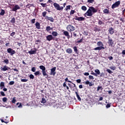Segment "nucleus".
<instances>
[{"label": "nucleus", "mask_w": 125, "mask_h": 125, "mask_svg": "<svg viewBox=\"0 0 125 125\" xmlns=\"http://www.w3.org/2000/svg\"><path fill=\"white\" fill-rule=\"evenodd\" d=\"M96 12H97V9H95L94 7L90 6L85 13V17H86V16L91 17L93 15L94 13H96Z\"/></svg>", "instance_id": "1"}, {"label": "nucleus", "mask_w": 125, "mask_h": 125, "mask_svg": "<svg viewBox=\"0 0 125 125\" xmlns=\"http://www.w3.org/2000/svg\"><path fill=\"white\" fill-rule=\"evenodd\" d=\"M53 5L57 10L60 11L64 9V7H63V6L60 7V5L56 2L54 3Z\"/></svg>", "instance_id": "2"}, {"label": "nucleus", "mask_w": 125, "mask_h": 125, "mask_svg": "<svg viewBox=\"0 0 125 125\" xmlns=\"http://www.w3.org/2000/svg\"><path fill=\"white\" fill-rule=\"evenodd\" d=\"M66 29L67 30V31H68V32H70V33H71V32H74V31L76 30V27L71 24H69L66 27Z\"/></svg>", "instance_id": "3"}, {"label": "nucleus", "mask_w": 125, "mask_h": 125, "mask_svg": "<svg viewBox=\"0 0 125 125\" xmlns=\"http://www.w3.org/2000/svg\"><path fill=\"white\" fill-rule=\"evenodd\" d=\"M46 40L48 41V42H50V41H58L57 39H57V38H54L52 35H47L46 37Z\"/></svg>", "instance_id": "4"}, {"label": "nucleus", "mask_w": 125, "mask_h": 125, "mask_svg": "<svg viewBox=\"0 0 125 125\" xmlns=\"http://www.w3.org/2000/svg\"><path fill=\"white\" fill-rule=\"evenodd\" d=\"M7 51L8 53H9L11 56L13 55H14L15 53H16V52H15V50H13V49H12L11 48H9L7 49Z\"/></svg>", "instance_id": "5"}, {"label": "nucleus", "mask_w": 125, "mask_h": 125, "mask_svg": "<svg viewBox=\"0 0 125 125\" xmlns=\"http://www.w3.org/2000/svg\"><path fill=\"white\" fill-rule=\"evenodd\" d=\"M120 4H121V1H117L112 5L111 8L114 9V8H116V7H118Z\"/></svg>", "instance_id": "6"}, {"label": "nucleus", "mask_w": 125, "mask_h": 125, "mask_svg": "<svg viewBox=\"0 0 125 125\" xmlns=\"http://www.w3.org/2000/svg\"><path fill=\"white\" fill-rule=\"evenodd\" d=\"M50 75L51 76H55L56 75V67H54L50 69Z\"/></svg>", "instance_id": "7"}, {"label": "nucleus", "mask_w": 125, "mask_h": 125, "mask_svg": "<svg viewBox=\"0 0 125 125\" xmlns=\"http://www.w3.org/2000/svg\"><path fill=\"white\" fill-rule=\"evenodd\" d=\"M0 69L1 72H5V71L10 70V67L7 66V65H4L3 67H0Z\"/></svg>", "instance_id": "8"}, {"label": "nucleus", "mask_w": 125, "mask_h": 125, "mask_svg": "<svg viewBox=\"0 0 125 125\" xmlns=\"http://www.w3.org/2000/svg\"><path fill=\"white\" fill-rule=\"evenodd\" d=\"M108 43L109 45L112 46L113 44H114V42H113V40L111 39V38L110 37V36L108 37Z\"/></svg>", "instance_id": "9"}, {"label": "nucleus", "mask_w": 125, "mask_h": 125, "mask_svg": "<svg viewBox=\"0 0 125 125\" xmlns=\"http://www.w3.org/2000/svg\"><path fill=\"white\" fill-rule=\"evenodd\" d=\"M76 20H77V21H84L85 18L83 17H78V16H75V19Z\"/></svg>", "instance_id": "10"}, {"label": "nucleus", "mask_w": 125, "mask_h": 125, "mask_svg": "<svg viewBox=\"0 0 125 125\" xmlns=\"http://www.w3.org/2000/svg\"><path fill=\"white\" fill-rule=\"evenodd\" d=\"M45 19L47 20V21H50V22H54V19L53 18L51 17H48V16H46L45 17Z\"/></svg>", "instance_id": "11"}, {"label": "nucleus", "mask_w": 125, "mask_h": 125, "mask_svg": "<svg viewBox=\"0 0 125 125\" xmlns=\"http://www.w3.org/2000/svg\"><path fill=\"white\" fill-rule=\"evenodd\" d=\"M63 34L65 37H67V39H70V35H69V32L67 31L64 30H62Z\"/></svg>", "instance_id": "12"}, {"label": "nucleus", "mask_w": 125, "mask_h": 125, "mask_svg": "<svg viewBox=\"0 0 125 125\" xmlns=\"http://www.w3.org/2000/svg\"><path fill=\"white\" fill-rule=\"evenodd\" d=\"M18 9H20V7H19L18 5H16L14 7L12 8V11H16Z\"/></svg>", "instance_id": "13"}, {"label": "nucleus", "mask_w": 125, "mask_h": 125, "mask_svg": "<svg viewBox=\"0 0 125 125\" xmlns=\"http://www.w3.org/2000/svg\"><path fill=\"white\" fill-rule=\"evenodd\" d=\"M97 45L100 47H103L104 46L103 42H102L101 41H99L97 43Z\"/></svg>", "instance_id": "14"}, {"label": "nucleus", "mask_w": 125, "mask_h": 125, "mask_svg": "<svg viewBox=\"0 0 125 125\" xmlns=\"http://www.w3.org/2000/svg\"><path fill=\"white\" fill-rule=\"evenodd\" d=\"M102 49H105V47H99V46L95 48H94V50H102Z\"/></svg>", "instance_id": "15"}, {"label": "nucleus", "mask_w": 125, "mask_h": 125, "mask_svg": "<svg viewBox=\"0 0 125 125\" xmlns=\"http://www.w3.org/2000/svg\"><path fill=\"white\" fill-rule=\"evenodd\" d=\"M108 32H109L110 35H113V34H114V29H113V27H110L108 30Z\"/></svg>", "instance_id": "16"}, {"label": "nucleus", "mask_w": 125, "mask_h": 125, "mask_svg": "<svg viewBox=\"0 0 125 125\" xmlns=\"http://www.w3.org/2000/svg\"><path fill=\"white\" fill-rule=\"evenodd\" d=\"M35 26L36 27V29H38V30H40V29H41V24H40V22H37L35 23Z\"/></svg>", "instance_id": "17"}, {"label": "nucleus", "mask_w": 125, "mask_h": 125, "mask_svg": "<svg viewBox=\"0 0 125 125\" xmlns=\"http://www.w3.org/2000/svg\"><path fill=\"white\" fill-rule=\"evenodd\" d=\"M85 84H89V86H92L94 85V84L92 83L91 82H89V81H87L85 82Z\"/></svg>", "instance_id": "18"}, {"label": "nucleus", "mask_w": 125, "mask_h": 125, "mask_svg": "<svg viewBox=\"0 0 125 125\" xmlns=\"http://www.w3.org/2000/svg\"><path fill=\"white\" fill-rule=\"evenodd\" d=\"M66 52L67 53H69V54H71V53H72L73 52V50H72L71 48H67L66 50Z\"/></svg>", "instance_id": "19"}, {"label": "nucleus", "mask_w": 125, "mask_h": 125, "mask_svg": "<svg viewBox=\"0 0 125 125\" xmlns=\"http://www.w3.org/2000/svg\"><path fill=\"white\" fill-rule=\"evenodd\" d=\"M0 89H2V88L5 87V86H4V82H0Z\"/></svg>", "instance_id": "20"}, {"label": "nucleus", "mask_w": 125, "mask_h": 125, "mask_svg": "<svg viewBox=\"0 0 125 125\" xmlns=\"http://www.w3.org/2000/svg\"><path fill=\"white\" fill-rule=\"evenodd\" d=\"M52 35L53 37H56L57 36H58V33H57L56 31H53L52 32Z\"/></svg>", "instance_id": "21"}, {"label": "nucleus", "mask_w": 125, "mask_h": 125, "mask_svg": "<svg viewBox=\"0 0 125 125\" xmlns=\"http://www.w3.org/2000/svg\"><path fill=\"white\" fill-rule=\"evenodd\" d=\"M95 74L97 75V77H98V75H100V70L99 69H97L95 70Z\"/></svg>", "instance_id": "22"}, {"label": "nucleus", "mask_w": 125, "mask_h": 125, "mask_svg": "<svg viewBox=\"0 0 125 125\" xmlns=\"http://www.w3.org/2000/svg\"><path fill=\"white\" fill-rule=\"evenodd\" d=\"M75 94H76V96L79 101H82V99L81 97H80V95L77 93V92H75Z\"/></svg>", "instance_id": "23"}, {"label": "nucleus", "mask_w": 125, "mask_h": 125, "mask_svg": "<svg viewBox=\"0 0 125 125\" xmlns=\"http://www.w3.org/2000/svg\"><path fill=\"white\" fill-rule=\"evenodd\" d=\"M3 62L5 63L6 65H8V64H9V61L7 59H4Z\"/></svg>", "instance_id": "24"}, {"label": "nucleus", "mask_w": 125, "mask_h": 125, "mask_svg": "<svg viewBox=\"0 0 125 125\" xmlns=\"http://www.w3.org/2000/svg\"><path fill=\"white\" fill-rule=\"evenodd\" d=\"M4 14H5V11H4V10L3 9H1L0 13V15H1V16H3Z\"/></svg>", "instance_id": "25"}, {"label": "nucleus", "mask_w": 125, "mask_h": 125, "mask_svg": "<svg viewBox=\"0 0 125 125\" xmlns=\"http://www.w3.org/2000/svg\"><path fill=\"white\" fill-rule=\"evenodd\" d=\"M39 67H40V69H41V70H42V71H45L46 70L45 67L43 65H40Z\"/></svg>", "instance_id": "26"}, {"label": "nucleus", "mask_w": 125, "mask_h": 125, "mask_svg": "<svg viewBox=\"0 0 125 125\" xmlns=\"http://www.w3.org/2000/svg\"><path fill=\"white\" fill-rule=\"evenodd\" d=\"M103 12L105 14H109V10L107 8L104 9L103 10Z\"/></svg>", "instance_id": "27"}, {"label": "nucleus", "mask_w": 125, "mask_h": 125, "mask_svg": "<svg viewBox=\"0 0 125 125\" xmlns=\"http://www.w3.org/2000/svg\"><path fill=\"white\" fill-rule=\"evenodd\" d=\"M83 37H82V38L81 39H80V40H78L76 42L77 43H81V42H83Z\"/></svg>", "instance_id": "28"}, {"label": "nucleus", "mask_w": 125, "mask_h": 125, "mask_svg": "<svg viewBox=\"0 0 125 125\" xmlns=\"http://www.w3.org/2000/svg\"><path fill=\"white\" fill-rule=\"evenodd\" d=\"M10 22L12 24H15V18L14 17V18H12V19L10 21Z\"/></svg>", "instance_id": "29"}, {"label": "nucleus", "mask_w": 125, "mask_h": 125, "mask_svg": "<svg viewBox=\"0 0 125 125\" xmlns=\"http://www.w3.org/2000/svg\"><path fill=\"white\" fill-rule=\"evenodd\" d=\"M94 31L95 32H99L100 31V29L98 28L97 27H94Z\"/></svg>", "instance_id": "30"}, {"label": "nucleus", "mask_w": 125, "mask_h": 125, "mask_svg": "<svg viewBox=\"0 0 125 125\" xmlns=\"http://www.w3.org/2000/svg\"><path fill=\"white\" fill-rule=\"evenodd\" d=\"M40 4H41L42 7H46L47 6L46 3H40Z\"/></svg>", "instance_id": "31"}, {"label": "nucleus", "mask_w": 125, "mask_h": 125, "mask_svg": "<svg viewBox=\"0 0 125 125\" xmlns=\"http://www.w3.org/2000/svg\"><path fill=\"white\" fill-rule=\"evenodd\" d=\"M42 74L44 76H48V75H47V74L46 73V71H45V70L42 71Z\"/></svg>", "instance_id": "32"}, {"label": "nucleus", "mask_w": 125, "mask_h": 125, "mask_svg": "<svg viewBox=\"0 0 125 125\" xmlns=\"http://www.w3.org/2000/svg\"><path fill=\"white\" fill-rule=\"evenodd\" d=\"M12 103H13V104H15L16 102V97H14L13 98V100H12Z\"/></svg>", "instance_id": "33"}, {"label": "nucleus", "mask_w": 125, "mask_h": 125, "mask_svg": "<svg viewBox=\"0 0 125 125\" xmlns=\"http://www.w3.org/2000/svg\"><path fill=\"white\" fill-rule=\"evenodd\" d=\"M35 76H39V75H42V73H41L39 71H36L34 73Z\"/></svg>", "instance_id": "34"}, {"label": "nucleus", "mask_w": 125, "mask_h": 125, "mask_svg": "<svg viewBox=\"0 0 125 125\" xmlns=\"http://www.w3.org/2000/svg\"><path fill=\"white\" fill-rule=\"evenodd\" d=\"M51 30V27H50V26L46 27V31H47V32H49V31H50Z\"/></svg>", "instance_id": "35"}, {"label": "nucleus", "mask_w": 125, "mask_h": 125, "mask_svg": "<svg viewBox=\"0 0 125 125\" xmlns=\"http://www.w3.org/2000/svg\"><path fill=\"white\" fill-rule=\"evenodd\" d=\"M47 13V12H46V11H44V12H42V16H43V17H45V18Z\"/></svg>", "instance_id": "36"}, {"label": "nucleus", "mask_w": 125, "mask_h": 125, "mask_svg": "<svg viewBox=\"0 0 125 125\" xmlns=\"http://www.w3.org/2000/svg\"><path fill=\"white\" fill-rule=\"evenodd\" d=\"M46 103V100H45V99L43 97L42 98V103L43 104H44V103Z\"/></svg>", "instance_id": "37"}, {"label": "nucleus", "mask_w": 125, "mask_h": 125, "mask_svg": "<svg viewBox=\"0 0 125 125\" xmlns=\"http://www.w3.org/2000/svg\"><path fill=\"white\" fill-rule=\"evenodd\" d=\"M81 9H82V10H83L84 11H85V10H86L87 8L85 7V6H82L81 7Z\"/></svg>", "instance_id": "38"}, {"label": "nucleus", "mask_w": 125, "mask_h": 125, "mask_svg": "<svg viewBox=\"0 0 125 125\" xmlns=\"http://www.w3.org/2000/svg\"><path fill=\"white\" fill-rule=\"evenodd\" d=\"M83 35H84V36H88V32L85 31H83Z\"/></svg>", "instance_id": "39"}, {"label": "nucleus", "mask_w": 125, "mask_h": 125, "mask_svg": "<svg viewBox=\"0 0 125 125\" xmlns=\"http://www.w3.org/2000/svg\"><path fill=\"white\" fill-rule=\"evenodd\" d=\"M77 31H75L73 32V37L74 38H77V37H79V35H77V33H76Z\"/></svg>", "instance_id": "40"}, {"label": "nucleus", "mask_w": 125, "mask_h": 125, "mask_svg": "<svg viewBox=\"0 0 125 125\" xmlns=\"http://www.w3.org/2000/svg\"><path fill=\"white\" fill-rule=\"evenodd\" d=\"M73 49H74L75 52H76V53H78V49L77 48V46H74L73 47Z\"/></svg>", "instance_id": "41"}, {"label": "nucleus", "mask_w": 125, "mask_h": 125, "mask_svg": "<svg viewBox=\"0 0 125 125\" xmlns=\"http://www.w3.org/2000/svg\"><path fill=\"white\" fill-rule=\"evenodd\" d=\"M41 42H42V41H41V40H38L35 41V43L36 44H38V43H41Z\"/></svg>", "instance_id": "42"}, {"label": "nucleus", "mask_w": 125, "mask_h": 125, "mask_svg": "<svg viewBox=\"0 0 125 125\" xmlns=\"http://www.w3.org/2000/svg\"><path fill=\"white\" fill-rule=\"evenodd\" d=\"M100 89H101V90H102V89H103V88H102V86H98L97 87V91H99V90H100Z\"/></svg>", "instance_id": "43"}, {"label": "nucleus", "mask_w": 125, "mask_h": 125, "mask_svg": "<svg viewBox=\"0 0 125 125\" xmlns=\"http://www.w3.org/2000/svg\"><path fill=\"white\" fill-rule=\"evenodd\" d=\"M87 2L89 3H93V2H94V0H87Z\"/></svg>", "instance_id": "44"}, {"label": "nucleus", "mask_w": 125, "mask_h": 125, "mask_svg": "<svg viewBox=\"0 0 125 125\" xmlns=\"http://www.w3.org/2000/svg\"><path fill=\"white\" fill-rule=\"evenodd\" d=\"M14 83H15L14 81H10V82H9V84L10 85H13V84H14Z\"/></svg>", "instance_id": "45"}, {"label": "nucleus", "mask_w": 125, "mask_h": 125, "mask_svg": "<svg viewBox=\"0 0 125 125\" xmlns=\"http://www.w3.org/2000/svg\"><path fill=\"white\" fill-rule=\"evenodd\" d=\"M75 12H76V11H75V10H72L70 11V15H73V14H75Z\"/></svg>", "instance_id": "46"}, {"label": "nucleus", "mask_w": 125, "mask_h": 125, "mask_svg": "<svg viewBox=\"0 0 125 125\" xmlns=\"http://www.w3.org/2000/svg\"><path fill=\"white\" fill-rule=\"evenodd\" d=\"M3 102H6L7 101V98L6 97H4L2 98Z\"/></svg>", "instance_id": "47"}, {"label": "nucleus", "mask_w": 125, "mask_h": 125, "mask_svg": "<svg viewBox=\"0 0 125 125\" xmlns=\"http://www.w3.org/2000/svg\"><path fill=\"white\" fill-rule=\"evenodd\" d=\"M106 72H108L109 74H112V73H113V72L111 71V70H110L109 69H107Z\"/></svg>", "instance_id": "48"}, {"label": "nucleus", "mask_w": 125, "mask_h": 125, "mask_svg": "<svg viewBox=\"0 0 125 125\" xmlns=\"http://www.w3.org/2000/svg\"><path fill=\"white\" fill-rule=\"evenodd\" d=\"M91 75H93V76H95V77H97V74L93 71H91Z\"/></svg>", "instance_id": "49"}, {"label": "nucleus", "mask_w": 125, "mask_h": 125, "mask_svg": "<svg viewBox=\"0 0 125 125\" xmlns=\"http://www.w3.org/2000/svg\"><path fill=\"white\" fill-rule=\"evenodd\" d=\"M71 8V5H68L66 7V8L65 9V10H68V9H70Z\"/></svg>", "instance_id": "50"}, {"label": "nucleus", "mask_w": 125, "mask_h": 125, "mask_svg": "<svg viewBox=\"0 0 125 125\" xmlns=\"http://www.w3.org/2000/svg\"><path fill=\"white\" fill-rule=\"evenodd\" d=\"M64 81H65V83H66V82H67V83H72L71 81L68 80V78H65V79H64Z\"/></svg>", "instance_id": "51"}, {"label": "nucleus", "mask_w": 125, "mask_h": 125, "mask_svg": "<svg viewBox=\"0 0 125 125\" xmlns=\"http://www.w3.org/2000/svg\"><path fill=\"white\" fill-rule=\"evenodd\" d=\"M98 24L99 25H102V24H103V21H102L101 20H99L98 21Z\"/></svg>", "instance_id": "52"}, {"label": "nucleus", "mask_w": 125, "mask_h": 125, "mask_svg": "<svg viewBox=\"0 0 125 125\" xmlns=\"http://www.w3.org/2000/svg\"><path fill=\"white\" fill-rule=\"evenodd\" d=\"M100 75V77H104V76H105V73H104V72H102Z\"/></svg>", "instance_id": "53"}, {"label": "nucleus", "mask_w": 125, "mask_h": 125, "mask_svg": "<svg viewBox=\"0 0 125 125\" xmlns=\"http://www.w3.org/2000/svg\"><path fill=\"white\" fill-rule=\"evenodd\" d=\"M37 53V49L35 50H32V54H36Z\"/></svg>", "instance_id": "54"}, {"label": "nucleus", "mask_w": 125, "mask_h": 125, "mask_svg": "<svg viewBox=\"0 0 125 125\" xmlns=\"http://www.w3.org/2000/svg\"><path fill=\"white\" fill-rule=\"evenodd\" d=\"M89 79L90 80H94V77H93V76L89 75Z\"/></svg>", "instance_id": "55"}, {"label": "nucleus", "mask_w": 125, "mask_h": 125, "mask_svg": "<svg viewBox=\"0 0 125 125\" xmlns=\"http://www.w3.org/2000/svg\"><path fill=\"white\" fill-rule=\"evenodd\" d=\"M21 82H22V83H26V82H28V80H27V79H21Z\"/></svg>", "instance_id": "56"}, {"label": "nucleus", "mask_w": 125, "mask_h": 125, "mask_svg": "<svg viewBox=\"0 0 125 125\" xmlns=\"http://www.w3.org/2000/svg\"><path fill=\"white\" fill-rule=\"evenodd\" d=\"M1 123H4L5 124H8V121H4L3 119H1Z\"/></svg>", "instance_id": "57"}, {"label": "nucleus", "mask_w": 125, "mask_h": 125, "mask_svg": "<svg viewBox=\"0 0 125 125\" xmlns=\"http://www.w3.org/2000/svg\"><path fill=\"white\" fill-rule=\"evenodd\" d=\"M122 15L125 17V8L122 11Z\"/></svg>", "instance_id": "58"}, {"label": "nucleus", "mask_w": 125, "mask_h": 125, "mask_svg": "<svg viewBox=\"0 0 125 125\" xmlns=\"http://www.w3.org/2000/svg\"><path fill=\"white\" fill-rule=\"evenodd\" d=\"M110 69H111V70H116V67H115V66H110Z\"/></svg>", "instance_id": "59"}, {"label": "nucleus", "mask_w": 125, "mask_h": 125, "mask_svg": "<svg viewBox=\"0 0 125 125\" xmlns=\"http://www.w3.org/2000/svg\"><path fill=\"white\" fill-rule=\"evenodd\" d=\"M15 35V32H13L11 34H10V36L11 37H14V36Z\"/></svg>", "instance_id": "60"}, {"label": "nucleus", "mask_w": 125, "mask_h": 125, "mask_svg": "<svg viewBox=\"0 0 125 125\" xmlns=\"http://www.w3.org/2000/svg\"><path fill=\"white\" fill-rule=\"evenodd\" d=\"M110 107H111V104H107L106 105V108H110Z\"/></svg>", "instance_id": "61"}, {"label": "nucleus", "mask_w": 125, "mask_h": 125, "mask_svg": "<svg viewBox=\"0 0 125 125\" xmlns=\"http://www.w3.org/2000/svg\"><path fill=\"white\" fill-rule=\"evenodd\" d=\"M63 87H66L67 86V84L66 82H64L63 83Z\"/></svg>", "instance_id": "62"}, {"label": "nucleus", "mask_w": 125, "mask_h": 125, "mask_svg": "<svg viewBox=\"0 0 125 125\" xmlns=\"http://www.w3.org/2000/svg\"><path fill=\"white\" fill-rule=\"evenodd\" d=\"M0 94L2 96H5V94H4V92L2 91L0 92Z\"/></svg>", "instance_id": "63"}, {"label": "nucleus", "mask_w": 125, "mask_h": 125, "mask_svg": "<svg viewBox=\"0 0 125 125\" xmlns=\"http://www.w3.org/2000/svg\"><path fill=\"white\" fill-rule=\"evenodd\" d=\"M32 72H36V67H33L32 68Z\"/></svg>", "instance_id": "64"}]
</instances>
